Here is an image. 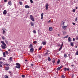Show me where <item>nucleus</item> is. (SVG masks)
Segmentation results:
<instances>
[{
  "label": "nucleus",
  "instance_id": "obj_61",
  "mask_svg": "<svg viewBox=\"0 0 78 78\" xmlns=\"http://www.w3.org/2000/svg\"><path fill=\"white\" fill-rule=\"evenodd\" d=\"M10 50H11L10 49H9L8 50V51H10Z\"/></svg>",
  "mask_w": 78,
  "mask_h": 78
},
{
  "label": "nucleus",
  "instance_id": "obj_15",
  "mask_svg": "<svg viewBox=\"0 0 78 78\" xmlns=\"http://www.w3.org/2000/svg\"><path fill=\"white\" fill-rule=\"evenodd\" d=\"M25 8H30V6L28 5H26L25 6Z\"/></svg>",
  "mask_w": 78,
  "mask_h": 78
},
{
  "label": "nucleus",
  "instance_id": "obj_49",
  "mask_svg": "<svg viewBox=\"0 0 78 78\" xmlns=\"http://www.w3.org/2000/svg\"><path fill=\"white\" fill-rule=\"evenodd\" d=\"M76 54L77 55H78V51L76 52Z\"/></svg>",
  "mask_w": 78,
  "mask_h": 78
},
{
  "label": "nucleus",
  "instance_id": "obj_29",
  "mask_svg": "<svg viewBox=\"0 0 78 78\" xmlns=\"http://www.w3.org/2000/svg\"><path fill=\"white\" fill-rule=\"evenodd\" d=\"M21 76L22 77V78H25V75H22Z\"/></svg>",
  "mask_w": 78,
  "mask_h": 78
},
{
  "label": "nucleus",
  "instance_id": "obj_58",
  "mask_svg": "<svg viewBox=\"0 0 78 78\" xmlns=\"http://www.w3.org/2000/svg\"><path fill=\"white\" fill-rule=\"evenodd\" d=\"M76 40H78V37L76 38Z\"/></svg>",
  "mask_w": 78,
  "mask_h": 78
},
{
  "label": "nucleus",
  "instance_id": "obj_62",
  "mask_svg": "<svg viewBox=\"0 0 78 78\" xmlns=\"http://www.w3.org/2000/svg\"><path fill=\"white\" fill-rule=\"evenodd\" d=\"M58 36H60V34H58Z\"/></svg>",
  "mask_w": 78,
  "mask_h": 78
},
{
  "label": "nucleus",
  "instance_id": "obj_27",
  "mask_svg": "<svg viewBox=\"0 0 78 78\" xmlns=\"http://www.w3.org/2000/svg\"><path fill=\"white\" fill-rule=\"evenodd\" d=\"M33 43L35 44H37V41H34L33 42Z\"/></svg>",
  "mask_w": 78,
  "mask_h": 78
},
{
  "label": "nucleus",
  "instance_id": "obj_63",
  "mask_svg": "<svg viewBox=\"0 0 78 78\" xmlns=\"http://www.w3.org/2000/svg\"><path fill=\"white\" fill-rule=\"evenodd\" d=\"M38 33H39V30H38Z\"/></svg>",
  "mask_w": 78,
  "mask_h": 78
},
{
  "label": "nucleus",
  "instance_id": "obj_5",
  "mask_svg": "<svg viewBox=\"0 0 78 78\" xmlns=\"http://www.w3.org/2000/svg\"><path fill=\"white\" fill-rule=\"evenodd\" d=\"M69 71V69L68 68H64V71H65V72H66V71Z\"/></svg>",
  "mask_w": 78,
  "mask_h": 78
},
{
  "label": "nucleus",
  "instance_id": "obj_21",
  "mask_svg": "<svg viewBox=\"0 0 78 78\" xmlns=\"http://www.w3.org/2000/svg\"><path fill=\"white\" fill-rule=\"evenodd\" d=\"M4 57H6V55H5V52H4L3 53Z\"/></svg>",
  "mask_w": 78,
  "mask_h": 78
},
{
  "label": "nucleus",
  "instance_id": "obj_42",
  "mask_svg": "<svg viewBox=\"0 0 78 78\" xmlns=\"http://www.w3.org/2000/svg\"><path fill=\"white\" fill-rule=\"evenodd\" d=\"M6 76L5 77V78H8V76H7V75H5Z\"/></svg>",
  "mask_w": 78,
  "mask_h": 78
},
{
  "label": "nucleus",
  "instance_id": "obj_10",
  "mask_svg": "<svg viewBox=\"0 0 78 78\" xmlns=\"http://www.w3.org/2000/svg\"><path fill=\"white\" fill-rule=\"evenodd\" d=\"M30 25L31 26H32V27H34V24L32 22H30Z\"/></svg>",
  "mask_w": 78,
  "mask_h": 78
},
{
  "label": "nucleus",
  "instance_id": "obj_17",
  "mask_svg": "<svg viewBox=\"0 0 78 78\" xmlns=\"http://www.w3.org/2000/svg\"><path fill=\"white\" fill-rule=\"evenodd\" d=\"M68 40L69 42H71V38L70 37H69Z\"/></svg>",
  "mask_w": 78,
  "mask_h": 78
},
{
  "label": "nucleus",
  "instance_id": "obj_20",
  "mask_svg": "<svg viewBox=\"0 0 78 78\" xmlns=\"http://www.w3.org/2000/svg\"><path fill=\"white\" fill-rule=\"evenodd\" d=\"M70 45H71V46H72V47H73V46L74 45H73V42L71 43Z\"/></svg>",
  "mask_w": 78,
  "mask_h": 78
},
{
  "label": "nucleus",
  "instance_id": "obj_14",
  "mask_svg": "<svg viewBox=\"0 0 78 78\" xmlns=\"http://www.w3.org/2000/svg\"><path fill=\"white\" fill-rule=\"evenodd\" d=\"M8 4L9 5H10V6H11V5H12V3H11V2L9 1L8 2Z\"/></svg>",
  "mask_w": 78,
  "mask_h": 78
},
{
  "label": "nucleus",
  "instance_id": "obj_50",
  "mask_svg": "<svg viewBox=\"0 0 78 78\" xmlns=\"http://www.w3.org/2000/svg\"><path fill=\"white\" fill-rule=\"evenodd\" d=\"M73 41H75V38H73Z\"/></svg>",
  "mask_w": 78,
  "mask_h": 78
},
{
  "label": "nucleus",
  "instance_id": "obj_26",
  "mask_svg": "<svg viewBox=\"0 0 78 78\" xmlns=\"http://www.w3.org/2000/svg\"><path fill=\"white\" fill-rule=\"evenodd\" d=\"M52 62L53 64H55V59H53L52 60Z\"/></svg>",
  "mask_w": 78,
  "mask_h": 78
},
{
  "label": "nucleus",
  "instance_id": "obj_7",
  "mask_svg": "<svg viewBox=\"0 0 78 78\" xmlns=\"http://www.w3.org/2000/svg\"><path fill=\"white\" fill-rule=\"evenodd\" d=\"M3 62L2 61H0V67H3L2 66V64H3Z\"/></svg>",
  "mask_w": 78,
  "mask_h": 78
},
{
  "label": "nucleus",
  "instance_id": "obj_30",
  "mask_svg": "<svg viewBox=\"0 0 78 78\" xmlns=\"http://www.w3.org/2000/svg\"><path fill=\"white\" fill-rule=\"evenodd\" d=\"M4 65H5V66H8L9 65V64L7 63H6L5 64H4Z\"/></svg>",
  "mask_w": 78,
  "mask_h": 78
},
{
  "label": "nucleus",
  "instance_id": "obj_37",
  "mask_svg": "<svg viewBox=\"0 0 78 78\" xmlns=\"http://www.w3.org/2000/svg\"><path fill=\"white\" fill-rule=\"evenodd\" d=\"M66 34V31L63 32V34Z\"/></svg>",
  "mask_w": 78,
  "mask_h": 78
},
{
  "label": "nucleus",
  "instance_id": "obj_12",
  "mask_svg": "<svg viewBox=\"0 0 78 78\" xmlns=\"http://www.w3.org/2000/svg\"><path fill=\"white\" fill-rule=\"evenodd\" d=\"M49 30L50 31H52L53 30V28L51 27H49Z\"/></svg>",
  "mask_w": 78,
  "mask_h": 78
},
{
  "label": "nucleus",
  "instance_id": "obj_39",
  "mask_svg": "<svg viewBox=\"0 0 78 78\" xmlns=\"http://www.w3.org/2000/svg\"><path fill=\"white\" fill-rule=\"evenodd\" d=\"M2 39H3V40H5V37L4 36L2 37Z\"/></svg>",
  "mask_w": 78,
  "mask_h": 78
},
{
  "label": "nucleus",
  "instance_id": "obj_60",
  "mask_svg": "<svg viewBox=\"0 0 78 78\" xmlns=\"http://www.w3.org/2000/svg\"><path fill=\"white\" fill-rule=\"evenodd\" d=\"M78 9V7H76V9Z\"/></svg>",
  "mask_w": 78,
  "mask_h": 78
},
{
  "label": "nucleus",
  "instance_id": "obj_56",
  "mask_svg": "<svg viewBox=\"0 0 78 78\" xmlns=\"http://www.w3.org/2000/svg\"><path fill=\"white\" fill-rule=\"evenodd\" d=\"M2 57H0V60H2Z\"/></svg>",
  "mask_w": 78,
  "mask_h": 78
},
{
  "label": "nucleus",
  "instance_id": "obj_23",
  "mask_svg": "<svg viewBox=\"0 0 78 78\" xmlns=\"http://www.w3.org/2000/svg\"><path fill=\"white\" fill-rule=\"evenodd\" d=\"M2 30L3 31L2 34H4L5 33V30H4L3 29H2Z\"/></svg>",
  "mask_w": 78,
  "mask_h": 78
},
{
  "label": "nucleus",
  "instance_id": "obj_54",
  "mask_svg": "<svg viewBox=\"0 0 78 78\" xmlns=\"http://www.w3.org/2000/svg\"><path fill=\"white\" fill-rule=\"evenodd\" d=\"M51 22V20H49L48 21V23H49V22Z\"/></svg>",
  "mask_w": 78,
  "mask_h": 78
},
{
  "label": "nucleus",
  "instance_id": "obj_33",
  "mask_svg": "<svg viewBox=\"0 0 78 78\" xmlns=\"http://www.w3.org/2000/svg\"><path fill=\"white\" fill-rule=\"evenodd\" d=\"M30 2L31 3H33V0H30Z\"/></svg>",
  "mask_w": 78,
  "mask_h": 78
},
{
  "label": "nucleus",
  "instance_id": "obj_46",
  "mask_svg": "<svg viewBox=\"0 0 78 78\" xmlns=\"http://www.w3.org/2000/svg\"><path fill=\"white\" fill-rule=\"evenodd\" d=\"M75 22H77V18L76 17L75 20Z\"/></svg>",
  "mask_w": 78,
  "mask_h": 78
},
{
  "label": "nucleus",
  "instance_id": "obj_38",
  "mask_svg": "<svg viewBox=\"0 0 78 78\" xmlns=\"http://www.w3.org/2000/svg\"><path fill=\"white\" fill-rule=\"evenodd\" d=\"M61 49H62V48H61V47H60V48L58 49V51H60L61 50Z\"/></svg>",
  "mask_w": 78,
  "mask_h": 78
},
{
  "label": "nucleus",
  "instance_id": "obj_55",
  "mask_svg": "<svg viewBox=\"0 0 78 78\" xmlns=\"http://www.w3.org/2000/svg\"><path fill=\"white\" fill-rule=\"evenodd\" d=\"M77 47H78L77 46H76V45L75 46V48H77Z\"/></svg>",
  "mask_w": 78,
  "mask_h": 78
},
{
  "label": "nucleus",
  "instance_id": "obj_18",
  "mask_svg": "<svg viewBox=\"0 0 78 78\" xmlns=\"http://www.w3.org/2000/svg\"><path fill=\"white\" fill-rule=\"evenodd\" d=\"M67 55L66 54H64V58H67Z\"/></svg>",
  "mask_w": 78,
  "mask_h": 78
},
{
  "label": "nucleus",
  "instance_id": "obj_28",
  "mask_svg": "<svg viewBox=\"0 0 78 78\" xmlns=\"http://www.w3.org/2000/svg\"><path fill=\"white\" fill-rule=\"evenodd\" d=\"M42 46H40V48H39V50H41V49H42Z\"/></svg>",
  "mask_w": 78,
  "mask_h": 78
},
{
  "label": "nucleus",
  "instance_id": "obj_43",
  "mask_svg": "<svg viewBox=\"0 0 78 78\" xmlns=\"http://www.w3.org/2000/svg\"><path fill=\"white\" fill-rule=\"evenodd\" d=\"M59 62H60V60H58V61H57V63H58V64H59Z\"/></svg>",
  "mask_w": 78,
  "mask_h": 78
},
{
  "label": "nucleus",
  "instance_id": "obj_1",
  "mask_svg": "<svg viewBox=\"0 0 78 78\" xmlns=\"http://www.w3.org/2000/svg\"><path fill=\"white\" fill-rule=\"evenodd\" d=\"M1 42L4 45V46H3V45H1V47L2 48H3V49H5V48H6V47L5 46H6V44L5 43V42L3 41H1Z\"/></svg>",
  "mask_w": 78,
  "mask_h": 78
},
{
  "label": "nucleus",
  "instance_id": "obj_44",
  "mask_svg": "<svg viewBox=\"0 0 78 78\" xmlns=\"http://www.w3.org/2000/svg\"><path fill=\"white\" fill-rule=\"evenodd\" d=\"M43 15H44V13H41V17H43V16H44Z\"/></svg>",
  "mask_w": 78,
  "mask_h": 78
},
{
  "label": "nucleus",
  "instance_id": "obj_13",
  "mask_svg": "<svg viewBox=\"0 0 78 78\" xmlns=\"http://www.w3.org/2000/svg\"><path fill=\"white\" fill-rule=\"evenodd\" d=\"M33 48V45L32 44H30V45H29V48Z\"/></svg>",
  "mask_w": 78,
  "mask_h": 78
},
{
  "label": "nucleus",
  "instance_id": "obj_59",
  "mask_svg": "<svg viewBox=\"0 0 78 78\" xmlns=\"http://www.w3.org/2000/svg\"><path fill=\"white\" fill-rule=\"evenodd\" d=\"M31 66H33V64H31Z\"/></svg>",
  "mask_w": 78,
  "mask_h": 78
},
{
  "label": "nucleus",
  "instance_id": "obj_32",
  "mask_svg": "<svg viewBox=\"0 0 78 78\" xmlns=\"http://www.w3.org/2000/svg\"><path fill=\"white\" fill-rule=\"evenodd\" d=\"M19 3L20 5H22V2H20Z\"/></svg>",
  "mask_w": 78,
  "mask_h": 78
},
{
  "label": "nucleus",
  "instance_id": "obj_40",
  "mask_svg": "<svg viewBox=\"0 0 78 78\" xmlns=\"http://www.w3.org/2000/svg\"><path fill=\"white\" fill-rule=\"evenodd\" d=\"M12 57H10V58H9V60L10 61H12Z\"/></svg>",
  "mask_w": 78,
  "mask_h": 78
},
{
  "label": "nucleus",
  "instance_id": "obj_53",
  "mask_svg": "<svg viewBox=\"0 0 78 78\" xmlns=\"http://www.w3.org/2000/svg\"><path fill=\"white\" fill-rule=\"evenodd\" d=\"M73 24L74 25H75V23H73Z\"/></svg>",
  "mask_w": 78,
  "mask_h": 78
},
{
  "label": "nucleus",
  "instance_id": "obj_6",
  "mask_svg": "<svg viewBox=\"0 0 78 78\" xmlns=\"http://www.w3.org/2000/svg\"><path fill=\"white\" fill-rule=\"evenodd\" d=\"M67 26H62V29H64V30H66V28H67Z\"/></svg>",
  "mask_w": 78,
  "mask_h": 78
},
{
  "label": "nucleus",
  "instance_id": "obj_51",
  "mask_svg": "<svg viewBox=\"0 0 78 78\" xmlns=\"http://www.w3.org/2000/svg\"><path fill=\"white\" fill-rule=\"evenodd\" d=\"M65 23V22H63V26H64V25H65V24H64V23Z\"/></svg>",
  "mask_w": 78,
  "mask_h": 78
},
{
  "label": "nucleus",
  "instance_id": "obj_31",
  "mask_svg": "<svg viewBox=\"0 0 78 78\" xmlns=\"http://www.w3.org/2000/svg\"><path fill=\"white\" fill-rule=\"evenodd\" d=\"M42 44L44 45H45V44H46V42H43Z\"/></svg>",
  "mask_w": 78,
  "mask_h": 78
},
{
  "label": "nucleus",
  "instance_id": "obj_3",
  "mask_svg": "<svg viewBox=\"0 0 78 78\" xmlns=\"http://www.w3.org/2000/svg\"><path fill=\"white\" fill-rule=\"evenodd\" d=\"M30 19H31L32 21H33L34 22V17H33V15H30Z\"/></svg>",
  "mask_w": 78,
  "mask_h": 78
},
{
  "label": "nucleus",
  "instance_id": "obj_57",
  "mask_svg": "<svg viewBox=\"0 0 78 78\" xmlns=\"http://www.w3.org/2000/svg\"><path fill=\"white\" fill-rule=\"evenodd\" d=\"M2 59H3L4 61H5V58H2Z\"/></svg>",
  "mask_w": 78,
  "mask_h": 78
},
{
  "label": "nucleus",
  "instance_id": "obj_22",
  "mask_svg": "<svg viewBox=\"0 0 78 78\" xmlns=\"http://www.w3.org/2000/svg\"><path fill=\"white\" fill-rule=\"evenodd\" d=\"M48 61H51V59L50 57H48Z\"/></svg>",
  "mask_w": 78,
  "mask_h": 78
},
{
  "label": "nucleus",
  "instance_id": "obj_2",
  "mask_svg": "<svg viewBox=\"0 0 78 78\" xmlns=\"http://www.w3.org/2000/svg\"><path fill=\"white\" fill-rule=\"evenodd\" d=\"M16 65L15 67L16 68H17V69L20 68V64L17 63H16Z\"/></svg>",
  "mask_w": 78,
  "mask_h": 78
},
{
  "label": "nucleus",
  "instance_id": "obj_8",
  "mask_svg": "<svg viewBox=\"0 0 78 78\" xmlns=\"http://www.w3.org/2000/svg\"><path fill=\"white\" fill-rule=\"evenodd\" d=\"M7 13V11H6V10H4V12H3V14H4V15H6Z\"/></svg>",
  "mask_w": 78,
  "mask_h": 78
},
{
  "label": "nucleus",
  "instance_id": "obj_34",
  "mask_svg": "<svg viewBox=\"0 0 78 78\" xmlns=\"http://www.w3.org/2000/svg\"><path fill=\"white\" fill-rule=\"evenodd\" d=\"M45 55H48V52H46L44 54Z\"/></svg>",
  "mask_w": 78,
  "mask_h": 78
},
{
  "label": "nucleus",
  "instance_id": "obj_64",
  "mask_svg": "<svg viewBox=\"0 0 78 78\" xmlns=\"http://www.w3.org/2000/svg\"><path fill=\"white\" fill-rule=\"evenodd\" d=\"M71 66H74V65H71Z\"/></svg>",
  "mask_w": 78,
  "mask_h": 78
},
{
  "label": "nucleus",
  "instance_id": "obj_24",
  "mask_svg": "<svg viewBox=\"0 0 78 78\" xmlns=\"http://www.w3.org/2000/svg\"><path fill=\"white\" fill-rule=\"evenodd\" d=\"M63 44H64V43H63V42H62V44L61 45V46H60V47L62 48V46H63Z\"/></svg>",
  "mask_w": 78,
  "mask_h": 78
},
{
  "label": "nucleus",
  "instance_id": "obj_47",
  "mask_svg": "<svg viewBox=\"0 0 78 78\" xmlns=\"http://www.w3.org/2000/svg\"><path fill=\"white\" fill-rule=\"evenodd\" d=\"M44 19V17H43V16H41V19L42 20H43V19Z\"/></svg>",
  "mask_w": 78,
  "mask_h": 78
},
{
  "label": "nucleus",
  "instance_id": "obj_48",
  "mask_svg": "<svg viewBox=\"0 0 78 78\" xmlns=\"http://www.w3.org/2000/svg\"><path fill=\"white\" fill-rule=\"evenodd\" d=\"M5 53H6V54H7V55H8L9 53L7 51H6Z\"/></svg>",
  "mask_w": 78,
  "mask_h": 78
},
{
  "label": "nucleus",
  "instance_id": "obj_36",
  "mask_svg": "<svg viewBox=\"0 0 78 78\" xmlns=\"http://www.w3.org/2000/svg\"><path fill=\"white\" fill-rule=\"evenodd\" d=\"M33 33H34V34H36V30H33Z\"/></svg>",
  "mask_w": 78,
  "mask_h": 78
},
{
  "label": "nucleus",
  "instance_id": "obj_35",
  "mask_svg": "<svg viewBox=\"0 0 78 78\" xmlns=\"http://www.w3.org/2000/svg\"><path fill=\"white\" fill-rule=\"evenodd\" d=\"M61 77H62V78H65V76H64V75H62V76Z\"/></svg>",
  "mask_w": 78,
  "mask_h": 78
},
{
  "label": "nucleus",
  "instance_id": "obj_52",
  "mask_svg": "<svg viewBox=\"0 0 78 78\" xmlns=\"http://www.w3.org/2000/svg\"><path fill=\"white\" fill-rule=\"evenodd\" d=\"M4 2H7V0H4Z\"/></svg>",
  "mask_w": 78,
  "mask_h": 78
},
{
  "label": "nucleus",
  "instance_id": "obj_41",
  "mask_svg": "<svg viewBox=\"0 0 78 78\" xmlns=\"http://www.w3.org/2000/svg\"><path fill=\"white\" fill-rule=\"evenodd\" d=\"M68 36H69L68 35H67V36L64 37V38H67V37H68Z\"/></svg>",
  "mask_w": 78,
  "mask_h": 78
},
{
  "label": "nucleus",
  "instance_id": "obj_11",
  "mask_svg": "<svg viewBox=\"0 0 78 78\" xmlns=\"http://www.w3.org/2000/svg\"><path fill=\"white\" fill-rule=\"evenodd\" d=\"M61 69H62V67L60 66L57 68V70H60Z\"/></svg>",
  "mask_w": 78,
  "mask_h": 78
},
{
  "label": "nucleus",
  "instance_id": "obj_9",
  "mask_svg": "<svg viewBox=\"0 0 78 78\" xmlns=\"http://www.w3.org/2000/svg\"><path fill=\"white\" fill-rule=\"evenodd\" d=\"M30 52H34V48H31L30 49Z\"/></svg>",
  "mask_w": 78,
  "mask_h": 78
},
{
  "label": "nucleus",
  "instance_id": "obj_16",
  "mask_svg": "<svg viewBox=\"0 0 78 78\" xmlns=\"http://www.w3.org/2000/svg\"><path fill=\"white\" fill-rule=\"evenodd\" d=\"M5 70H6V71L8 70H9V67H5Z\"/></svg>",
  "mask_w": 78,
  "mask_h": 78
},
{
  "label": "nucleus",
  "instance_id": "obj_4",
  "mask_svg": "<svg viewBox=\"0 0 78 78\" xmlns=\"http://www.w3.org/2000/svg\"><path fill=\"white\" fill-rule=\"evenodd\" d=\"M48 3H46V5H45V9H46V10H48Z\"/></svg>",
  "mask_w": 78,
  "mask_h": 78
},
{
  "label": "nucleus",
  "instance_id": "obj_45",
  "mask_svg": "<svg viewBox=\"0 0 78 78\" xmlns=\"http://www.w3.org/2000/svg\"><path fill=\"white\" fill-rule=\"evenodd\" d=\"M73 12H75V9H73Z\"/></svg>",
  "mask_w": 78,
  "mask_h": 78
},
{
  "label": "nucleus",
  "instance_id": "obj_25",
  "mask_svg": "<svg viewBox=\"0 0 78 78\" xmlns=\"http://www.w3.org/2000/svg\"><path fill=\"white\" fill-rule=\"evenodd\" d=\"M63 44H64V43H63V42H62V44L61 45V46H60V47L62 48V46H63Z\"/></svg>",
  "mask_w": 78,
  "mask_h": 78
},
{
  "label": "nucleus",
  "instance_id": "obj_19",
  "mask_svg": "<svg viewBox=\"0 0 78 78\" xmlns=\"http://www.w3.org/2000/svg\"><path fill=\"white\" fill-rule=\"evenodd\" d=\"M5 42L6 44H8V41L7 40L5 41Z\"/></svg>",
  "mask_w": 78,
  "mask_h": 78
}]
</instances>
